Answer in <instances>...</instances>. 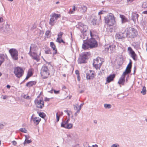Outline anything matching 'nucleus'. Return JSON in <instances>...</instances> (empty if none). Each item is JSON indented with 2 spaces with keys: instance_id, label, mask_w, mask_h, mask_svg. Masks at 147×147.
Instances as JSON below:
<instances>
[{
  "instance_id": "obj_34",
  "label": "nucleus",
  "mask_w": 147,
  "mask_h": 147,
  "mask_svg": "<svg viewBox=\"0 0 147 147\" xmlns=\"http://www.w3.org/2000/svg\"><path fill=\"white\" fill-rule=\"evenodd\" d=\"M39 116L42 118H44L46 116L45 114L43 112H40L38 113Z\"/></svg>"
},
{
  "instance_id": "obj_22",
  "label": "nucleus",
  "mask_w": 147,
  "mask_h": 147,
  "mask_svg": "<svg viewBox=\"0 0 147 147\" xmlns=\"http://www.w3.org/2000/svg\"><path fill=\"white\" fill-rule=\"evenodd\" d=\"M6 57V55L4 54H1L0 55V66L4 62L5 58Z\"/></svg>"
},
{
  "instance_id": "obj_1",
  "label": "nucleus",
  "mask_w": 147,
  "mask_h": 147,
  "mask_svg": "<svg viewBox=\"0 0 147 147\" xmlns=\"http://www.w3.org/2000/svg\"><path fill=\"white\" fill-rule=\"evenodd\" d=\"M83 39L85 40H83V43L82 46L83 49L86 50L89 48H95L97 46V42L94 38H92L88 40H86L88 39V37L86 35V38H83Z\"/></svg>"
},
{
  "instance_id": "obj_47",
  "label": "nucleus",
  "mask_w": 147,
  "mask_h": 147,
  "mask_svg": "<svg viewBox=\"0 0 147 147\" xmlns=\"http://www.w3.org/2000/svg\"><path fill=\"white\" fill-rule=\"evenodd\" d=\"M119 145L118 144L116 143L114 144H112L111 146V147H119Z\"/></svg>"
},
{
  "instance_id": "obj_17",
  "label": "nucleus",
  "mask_w": 147,
  "mask_h": 147,
  "mask_svg": "<svg viewBox=\"0 0 147 147\" xmlns=\"http://www.w3.org/2000/svg\"><path fill=\"white\" fill-rule=\"evenodd\" d=\"M32 117L33 116H32L31 117V119L33 121L34 123L36 125L38 124L41 120L40 118L38 117H35L33 118Z\"/></svg>"
},
{
  "instance_id": "obj_33",
  "label": "nucleus",
  "mask_w": 147,
  "mask_h": 147,
  "mask_svg": "<svg viewBox=\"0 0 147 147\" xmlns=\"http://www.w3.org/2000/svg\"><path fill=\"white\" fill-rule=\"evenodd\" d=\"M56 41L57 42H58L60 43H61V42L63 43H65V42L61 38H59L58 39H57Z\"/></svg>"
},
{
  "instance_id": "obj_60",
  "label": "nucleus",
  "mask_w": 147,
  "mask_h": 147,
  "mask_svg": "<svg viewBox=\"0 0 147 147\" xmlns=\"http://www.w3.org/2000/svg\"><path fill=\"white\" fill-rule=\"evenodd\" d=\"M2 98L3 99H5L6 98L7 96H2Z\"/></svg>"
},
{
  "instance_id": "obj_16",
  "label": "nucleus",
  "mask_w": 147,
  "mask_h": 147,
  "mask_svg": "<svg viewBox=\"0 0 147 147\" xmlns=\"http://www.w3.org/2000/svg\"><path fill=\"white\" fill-rule=\"evenodd\" d=\"M120 17L121 18V22L122 24H123L127 22V18L123 15H120Z\"/></svg>"
},
{
  "instance_id": "obj_30",
  "label": "nucleus",
  "mask_w": 147,
  "mask_h": 147,
  "mask_svg": "<svg viewBox=\"0 0 147 147\" xmlns=\"http://www.w3.org/2000/svg\"><path fill=\"white\" fill-rule=\"evenodd\" d=\"M146 87L145 86H143L142 90L141 92V93L143 95H144L146 94Z\"/></svg>"
},
{
  "instance_id": "obj_21",
  "label": "nucleus",
  "mask_w": 147,
  "mask_h": 147,
  "mask_svg": "<svg viewBox=\"0 0 147 147\" xmlns=\"http://www.w3.org/2000/svg\"><path fill=\"white\" fill-rule=\"evenodd\" d=\"M115 75L113 74L110 75L107 78V81L109 83L113 80V78L115 77Z\"/></svg>"
},
{
  "instance_id": "obj_25",
  "label": "nucleus",
  "mask_w": 147,
  "mask_h": 147,
  "mask_svg": "<svg viewBox=\"0 0 147 147\" xmlns=\"http://www.w3.org/2000/svg\"><path fill=\"white\" fill-rule=\"evenodd\" d=\"M36 82L34 81H32L28 82L26 85V86L28 87H30L36 84Z\"/></svg>"
},
{
  "instance_id": "obj_15",
  "label": "nucleus",
  "mask_w": 147,
  "mask_h": 147,
  "mask_svg": "<svg viewBox=\"0 0 147 147\" xmlns=\"http://www.w3.org/2000/svg\"><path fill=\"white\" fill-rule=\"evenodd\" d=\"M139 15L136 13H134L132 14V19L134 22L135 24L138 22Z\"/></svg>"
},
{
  "instance_id": "obj_56",
  "label": "nucleus",
  "mask_w": 147,
  "mask_h": 147,
  "mask_svg": "<svg viewBox=\"0 0 147 147\" xmlns=\"http://www.w3.org/2000/svg\"><path fill=\"white\" fill-rule=\"evenodd\" d=\"M109 47H108L107 48H105V51L107 52H108L109 51Z\"/></svg>"
},
{
  "instance_id": "obj_53",
  "label": "nucleus",
  "mask_w": 147,
  "mask_h": 147,
  "mask_svg": "<svg viewBox=\"0 0 147 147\" xmlns=\"http://www.w3.org/2000/svg\"><path fill=\"white\" fill-rule=\"evenodd\" d=\"M30 77L32 75V73L31 71H30L28 72L27 75Z\"/></svg>"
},
{
  "instance_id": "obj_24",
  "label": "nucleus",
  "mask_w": 147,
  "mask_h": 147,
  "mask_svg": "<svg viewBox=\"0 0 147 147\" xmlns=\"http://www.w3.org/2000/svg\"><path fill=\"white\" fill-rule=\"evenodd\" d=\"M86 59L82 56L79 58L78 60V62L79 63H82L85 62Z\"/></svg>"
},
{
  "instance_id": "obj_28",
  "label": "nucleus",
  "mask_w": 147,
  "mask_h": 147,
  "mask_svg": "<svg viewBox=\"0 0 147 147\" xmlns=\"http://www.w3.org/2000/svg\"><path fill=\"white\" fill-rule=\"evenodd\" d=\"M55 20L53 17H51L50 20L49 24L51 26H53L55 23Z\"/></svg>"
},
{
  "instance_id": "obj_38",
  "label": "nucleus",
  "mask_w": 147,
  "mask_h": 147,
  "mask_svg": "<svg viewBox=\"0 0 147 147\" xmlns=\"http://www.w3.org/2000/svg\"><path fill=\"white\" fill-rule=\"evenodd\" d=\"M20 131L22 132L26 133L27 132V130L24 128H21L20 129Z\"/></svg>"
},
{
  "instance_id": "obj_3",
  "label": "nucleus",
  "mask_w": 147,
  "mask_h": 147,
  "mask_svg": "<svg viewBox=\"0 0 147 147\" xmlns=\"http://www.w3.org/2000/svg\"><path fill=\"white\" fill-rule=\"evenodd\" d=\"M105 23L109 26L113 25L116 23L115 18L112 13H110L104 18Z\"/></svg>"
},
{
  "instance_id": "obj_5",
  "label": "nucleus",
  "mask_w": 147,
  "mask_h": 147,
  "mask_svg": "<svg viewBox=\"0 0 147 147\" xmlns=\"http://www.w3.org/2000/svg\"><path fill=\"white\" fill-rule=\"evenodd\" d=\"M126 36L128 37L134 38L138 34V32L136 29L131 27L127 28Z\"/></svg>"
},
{
  "instance_id": "obj_14",
  "label": "nucleus",
  "mask_w": 147,
  "mask_h": 147,
  "mask_svg": "<svg viewBox=\"0 0 147 147\" xmlns=\"http://www.w3.org/2000/svg\"><path fill=\"white\" fill-rule=\"evenodd\" d=\"M124 33L125 32H120L117 33L115 35L116 38L118 39H120L124 38L125 37V36L124 35Z\"/></svg>"
},
{
  "instance_id": "obj_52",
  "label": "nucleus",
  "mask_w": 147,
  "mask_h": 147,
  "mask_svg": "<svg viewBox=\"0 0 147 147\" xmlns=\"http://www.w3.org/2000/svg\"><path fill=\"white\" fill-rule=\"evenodd\" d=\"M50 33V31L47 30L45 34L48 37Z\"/></svg>"
},
{
  "instance_id": "obj_41",
  "label": "nucleus",
  "mask_w": 147,
  "mask_h": 147,
  "mask_svg": "<svg viewBox=\"0 0 147 147\" xmlns=\"http://www.w3.org/2000/svg\"><path fill=\"white\" fill-rule=\"evenodd\" d=\"M101 20V16L99 15L98 14V16L97 17V18L96 19L95 21H100V20Z\"/></svg>"
},
{
  "instance_id": "obj_12",
  "label": "nucleus",
  "mask_w": 147,
  "mask_h": 147,
  "mask_svg": "<svg viewBox=\"0 0 147 147\" xmlns=\"http://www.w3.org/2000/svg\"><path fill=\"white\" fill-rule=\"evenodd\" d=\"M127 50L129 54L131 55V57L133 59L136 61L137 60V56L134 51L132 50L131 47H129L127 48Z\"/></svg>"
},
{
  "instance_id": "obj_55",
  "label": "nucleus",
  "mask_w": 147,
  "mask_h": 147,
  "mask_svg": "<svg viewBox=\"0 0 147 147\" xmlns=\"http://www.w3.org/2000/svg\"><path fill=\"white\" fill-rule=\"evenodd\" d=\"M25 139H26V140H29V138H30V137L29 136H27V135H25Z\"/></svg>"
},
{
  "instance_id": "obj_50",
  "label": "nucleus",
  "mask_w": 147,
  "mask_h": 147,
  "mask_svg": "<svg viewBox=\"0 0 147 147\" xmlns=\"http://www.w3.org/2000/svg\"><path fill=\"white\" fill-rule=\"evenodd\" d=\"M64 112L67 113V115L69 117L70 116V114L69 113H71V111H69V112L67 110H65Z\"/></svg>"
},
{
  "instance_id": "obj_2",
  "label": "nucleus",
  "mask_w": 147,
  "mask_h": 147,
  "mask_svg": "<svg viewBox=\"0 0 147 147\" xmlns=\"http://www.w3.org/2000/svg\"><path fill=\"white\" fill-rule=\"evenodd\" d=\"M38 50V48L36 45L32 44L31 45L30 51L28 53V54L32 57V59L35 60L37 62L39 61V56L41 54L40 52L39 55H37L36 52Z\"/></svg>"
},
{
  "instance_id": "obj_42",
  "label": "nucleus",
  "mask_w": 147,
  "mask_h": 147,
  "mask_svg": "<svg viewBox=\"0 0 147 147\" xmlns=\"http://www.w3.org/2000/svg\"><path fill=\"white\" fill-rule=\"evenodd\" d=\"M23 97H24V98L26 99H30V97L28 95H27L24 94L23 95Z\"/></svg>"
},
{
  "instance_id": "obj_20",
  "label": "nucleus",
  "mask_w": 147,
  "mask_h": 147,
  "mask_svg": "<svg viewBox=\"0 0 147 147\" xmlns=\"http://www.w3.org/2000/svg\"><path fill=\"white\" fill-rule=\"evenodd\" d=\"M4 32H8L10 31V28L9 27V25L7 24L5 25L3 27Z\"/></svg>"
},
{
  "instance_id": "obj_46",
  "label": "nucleus",
  "mask_w": 147,
  "mask_h": 147,
  "mask_svg": "<svg viewBox=\"0 0 147 147\" xmlns=\"http://www.w3.org/2000/svg\"><path fill=\"white\" fill-rule=\"evenodd\" d=\"M105 12H106L105 11L102 10V11H99L98 12V14L99 15H100H100L101 14H104Z\"/></svg>"
},
{
  "instance_id": "obj_8",
  "label": "nucleus",
  "mask_w": 147,
  "mask_h": 147,
  "mask_svg": "<svg viewBox=\"0 0 147 147\" xmlns=\"http://www.w3.org/2000/svg\"><path fill=\"white\" fill-rule=\"evenodd\" d=\"M9 52L13 59L17 60L18 59V51L15 49H11Z\"/></svg>"
},
{
  "instance_id": "obj_10",
  "label": "nucleus",
  "mask_w": 147,
  "mask_h": 147,
  "mask_svg": "<svg viewBox=\"0 0 147 147\" xmlns=\"http://www.w3.org/2000/svg\"><path fill=\"white\" fill-rule=\"evenodd\" d=\"M102 63V62L101 58L98 57L94 60L93 64L96 69H97L100 67Z\"/></svg>"
},
{
  "instance_id": "obj_58",
  "label": "nucleus",
  "mask_w": 147,
  "mask_h": 147,
  "mask_svg": "<svg viewBox=\"0 0 147 147\" xmlns=\"http://www.w3.org/2000/svg\"><path fill=\"white\" fill-rule=\"evenodd\" d=\"M58 113L59 115L60 116H61L63 114V113L62 112H59V113Z\"/></svg>"
},
{
  "instance_id": "obj_40",
  "label": "nucleus",
  "mask_w": 147,
  "mask_h": 147,
  "mask_svg": "<svg viewBox=\"0 0 147 147\" xmlns=\"http://www.w3.org/2000/svg\"><path fill=\"white\" fill-rule=\"evenodd\" d=\"M83 29V30L84 32H86L87 30H88V28L87 26L85 25H83L82 26Z\"/></svg>"
},
{
  "instance_id": "obj_48",
  "label": "nucleus",
  "mask_w": 147,
  "mask_h": 147,
  "mask_svg": "<svg viewBox=\"0 0 147 147\" xmlns=\"http://www.w3.org/2000/svg\"><path fill=\"white\" fill-rule=\"evenodd\" d=\"M119 28L118 26H116L114 27V31L115 32H117L119 31Z\"/></svg>"
},
{
  "instance_id": "obj_11",
  "label": "nucleus",
  "mask_w": 147,
  "mask_h": 147,
  "mask_svg": "<svg viewBox=\"0 0 147 147\" xmlns=\"http://www.w3.org/2000/svg\"><path fill=\"white\" fill-rule=\"evenodd\" d=\"M127 50L129 54L131 55V57L133 59L136 61L137 60V56L134 51L132 50L131 47H129L127 48Z\"/></svg>"
},
{
  "instance_id": "obj_4",
  "label": "nucleus",
  "mask_w": 147,
  "mask_h": 147,
  "mask_svg": "<svg viewBox=\"0 0 147 147\" xmlns=\"http://www.w3.org/2000/svg\"><path fill=\"white\" fill-rule=\"evenodd\" d=\"M131 62H130L128 65L125 71L123 73L122 75L120 78L118 82V83L119 84L123 85L125 82V75L129 74L131 71Z\"/></svg>"
},
{
  "instance_id": "obj_39",
  "label": "nucleus",
  "mask_w": 147,
  "mask_h": 147,
  "mask_svg": "<svg viewBox=\"0 0 147 147\" xmlns=\"http://www.w3.org/2000/svg\"><path fill=\"white\" fill-rule=\"evenodd\" d=\"M32 142L31 140H26L25 139L24 142V144H29L30 143Z\"/></svg>"
},
{
  "instance_id": "obj_64",
  "label": "nucleus",
  "mask_w": 147,
  "mask_h": 147,
  "mask_svg": "<svg viewBox=\"0 0 147 147\" xmlns=\"http://www.w3.org/2000/svg\"><path fill=\"white\" fill-rule=\"evenodd\" d=\"M143 13L144 14H147V11H143Z\"/></svg>"
},
{
  "instance_id": "obj_6",
  "label": "nucleus",
  "mask_w": 147,
  "mask_h": 147,
  "mask_svg": "<svg viewBox=\"0 0 147 147\" xmlns=\"http://www.w3.org/2000/svg\"><path fill=\"white\" fill-rule=\"evenodd\" d=\"M40 74L42 76H44L45 78H47L49 75V70L47 66L44 65L42 67Z\"/></svg>"
},
{
  "instance_id": "obj_29",
  "label": "nucleus",
  "mask_w": 147,
  "mask_h": 147,
  "mask_svg": "<svg viewBox=\"0 0 147 147\" xmlns=\"http://www.w3.org/2000/svg\"><path fill=\"white\" fill-rule=\"evenodd\" d=\"M81 11L82 13L85 12L87 10V7L86 6L83 5L81 8Z\"/></svg>"
},
{
  "instance_id": "obj_19",
  "label": "nucleus",
  "mask_w": 147,
  "mask_h": 147,
  "mask_svg": "<svg viewBox=\"0 0 147 147\" xmlns=\"http://www.w3.org/2000/svg\"><path fill=\"white\" fill-rule=\"evenodd\" d=\"M51 47L53 49L54 52L53 53V54H56L57 53V50L56 49V47L54 43L53 42H51L50 43Z\"/></svg>"
},
{
  "instance_id": "obj_63",
  "label": "nucleus",
  "mask_w": 147,
  "mask_h": 147,
  "mask_svg": "<svg viewBox=\"0 0 147 147\" xmlns=\"http://www.w3.org/2000/svg\"><path fill=\"white\" fill-rule=\"evenodd\" d=\"M3 125L2 124L0 125V129H2L3 128Z\"/></svg>"
},
{
  "instance_id": "obj_35",
  "label": "nucleus",
  "mask_w": 147,
  "mask_h": 147,
  "mask_svg": "<svg viewBox=\"0 0 147 147\" xmlns=\"http://www.w3.org/2000/svg\"><path fill=\"white\" fill-rule=\"evenodd\" d=\"M76 10V8L75 7V6L74 5L73 6V9L72 10H70L69 11V14H72Z\"/></svg>"
},
{
  "instance_id": "obj_13",
  "label": "nucleus",
  "mask_w": 147,
  "mask_h": 147,
  "mask_svg": "<svg viewBox=\"0 0 147 147\" xmlns=\"http://www.w3.org/2000/svg\"><path fill=\"white\" fill-rule=\"evenodd\" d=\"M89 73H86V78L87 80H91L93 79L94 77V71H92L90 70Z\"/></svg>"
},
{
  "instance_id": "obj_18",
  "label": "nucleus",
  "mask_w": 147,
  "mask_h": 147,
  "mask_svg": "<svg viewBox=\"0 0 147 147\" xmlns=\"http://www.w3.org/2000/svg\"><path fill=\"white\" fill-rule=\"evenodd\" d=\"M73 124L71 123H67L66 124H65L63 125H62V124H61V126L62 127H63L65 128H67L68 129H71L73 127Z\"/></svg>"
},
{
  "instance_id": "obj_23",
  "label": "nucleus",
  "mask_w": 147,
  "mask_h": 147,
  "mask_svg": "<svg viewBox=\"0 0 147 147\" xmlns=\"http://www.w3.org/2000/svg\"><path fill=\"white\" fill-rule=\"evenodd\" d=\"M90 55V52H86L82 53V56L86 59L88 58Z\"/></svg>"
},
{
  "instance_id": "obj_9",
  "label": "nucleus",
  "mask_w": 147,
  "mask_h": 147,
  "mask_svg": "<svg viewBox=\"0 0 147 147\" xmlns=\"http://www.w3.org/2000/svg\"><path fill=\"white\" fill-rule=\"evenodd\" d=\"M36 107L38 108L42 109L44 107V102L42 99H36L34 101Z\"/></svg>"
},
{
  "instance_id": "obj_54",
  "label": "nucleus",
  "mask_w": 147,
  "mask_h": 147,
  "mask_svg": "<svg viewBox=\"0 0 147 147\" xmlns=\"http://www.w3.org/2000/svg\"><path fill=\"white\" fill-rule=\"evenodd\" d=\"M75 73L77 75V76H79V71L78 70H76L75 71Z\"/></svg>"
},
{
  "instance_id": "obj_44",
  "label": "nucleus",
  "mask_w": 147,
  "mask_h": 147,
  "mask_svg": "<svg viewBox=\"0 0 147 147\" xmlns=\"http://www.w3.org/2000/svg\"><path fill=\"white\" fill-rule=\"evenodd\" d=\"M79 106L78 105L76 104L74 105V109L75 110H76L77 111L79 109Z\"/></svg>"
},
{
  "instance_id": "obj_31",
  "label": "nucleus",
  "mask_w": 147,
  "mask_h": 147,
  "mask_svg": "<svg viewBox=\"0 0 147 147\" xmlns=\"http://www.w3.org/2000/svg\"><path fill=\"white\" fill-rule=\"evenodd\" d=\"M104 107L106 109H109L111 108V105L109 104H104Z\"/></svg>"
},
{
  "instance_id": "obj_32",
  "label": "nucleus",
  "mask_w": 147,
  "mask_h": 147,
  "mask_svg": "<svg viewBox=\"0 0 147 147\" xmlns=\"http://www.w3.org/2000/svg\"><path fill=\"white\" fill-rule=\"evenodd\" d=\"M90 34L91 37H93L95 36H96V33L94 31L90 30Z\"/></svg>"
},
{
  "instance_id": "obj_36",
  "label": "nucleus",
  "mask_w": 147,
  "mask_h": 147,
  "mask_svg": "<svg viewBox=\"0 0 147 147\" xmlns=\"http://www.w3.org/2000/svg\"><path fill=\"white\" fill-rule=\"evenodd\" d=\"M69 120H70V118H69V117L68 118L67 120H66V121H63L62 122V123H61V124H62V125H63L65 124H66V123H68Z\"/></svg>"
},
{
  "instance_id": "obj_61",
  "label": "nucleus",
  "mask_w": 147,
  "mask_h": 147,
  "mask_svg": "<svg viewBox=\"0 0 147 147\" xmlns=\"http://www.w3.org/2000/svg\"><path fill=\"white\" fill-rule=\"evenodd\" d=\"M50 100V98H45V100L46 101H48L49 100Z\"/></svg>"
},
{
  "instance_id": "obj_59",
  "label": "nucleus",
  "mask_w": 147,
  "mask_h": 147,
  "mask_svg": "<svg viewBox=\"0 0 147 147\" xmlns=\"http://www.w3.org/2000/svg\"><path fill=\"white\" fill-rule=\"evenodd\" d=\"M12 144L13 145H15L17 144V142L15 141H13L12 142Z\"/></svg>"
},
{
  "instance_id": "obj_45",
  "label": "nucleus",
  "mask_w": 147,
  "mask_h": 147,
  "mask_svg": "<svg viewBox=\"0 0 147 147\" xmlns=\"http://www.w3.org/2000/svg\"><path fill=\"white\" fill-rule=\"evenodd\" d=\"M142 7L143 8L147 7V2H144L142 4Z\"/></svg>"
},
{
  "instance_id": "obj_37",
  "label": "nucleus",
  "mask_w": 147,
  "mask_h": 147,
  "mask_svg": "<svg viewBox=\"0 0 147 147\" xmlns=\"http://www.w3.org/2000/svg\"><path fill=\"white\" fill-rule=\"evenodd\" d=\"M63 33L62 32H60L58 34V37L57 39H58L59 38H61Z\"/></svg>"
},
{
  "instance_id": "obj_51",
  "label": "nucleus",
  "mask_w": 147,
  "mask_h": 147,
  "mask_svg": "<svg viewBox=\"0 0 147 147\" xmlns=\"http://www.w3.org/2000/svg\"><path fill=\"white\" fill-rule=\"evenodd\" d=\"M45 53L47 54L51 53V51L50 49H48L45 51Z\"/></svg>"
},
{
  "instance_id": "obj_49",
  "label": "nucleus",
  "mask_w": 147,
  "mask_h": 147,
  "mask_svg": "<svg viewBox=\"0 0 147 147\" xmlns=\"http://www.w3.org/2000/svg\"><path fill=\"white\" fill-rule=\"evenodd\" d=\"M80 110H81V108H79L78 109V110H77V111L74 114V115L75 116H76L77 115V113H78L79 112H80Z\"/></svg>"
},
{
  "instance_id": "obj_43",
  "label": "nucleus",
  "mask_w": 147,
  "mask_h": 147,
  "mask_svg": "<svg viewBox=\"0 0 147 147\" xmlns=\"http://www.w3.org/2000/svg\"><path fill=\"white\" fill-rule=\"evenodd\" d=\"M56 119H57V121L58 122L59 121V117L60 116L58 114V113H57L56 114Z\"/></svg>"
},
{
  "instance_id": "obj_26",
  "label": "nucleus",
  "mask_w": 147,
  "mask_h": 147,
  "mask_svg": "<svg viewBox=\"0 0 147 147\" xmlns=\"http://www.w3.org/2000/svg\"><path fill=\"white\" fill-rule=\"evenodd\" d=\"M52 17L54 18L55 20H57L58 18L61 17V15L60 14L54 13L53 14Z\"/></svg>"
},
{
  "instance_id": "obj_62",
  "label": "nucleus",
  "mask_w": 147,
  "mask_h": 147,
  "mask_svg": "<svg viewBox=\"0 0 147 147\" xmlns=\"http://www.w3.org/2000/svg\"><path fill=\"white\" fill-rule=\"evenodd\" d=\"M3 21V18L1 17L0 18V23L2 22Z\"/></svg>"
},
{
  "instance_id": "obj_7",
  "label": "nucleus",
  "mask_w": 147,
  "mask_h": 147,
  "mask_svg": "<svg viewBox=\"0 0 147 147\" xmlns=\"http://www.w3.org/2000/svg\"><path fill=\"white\" fill-rule=\"evenodd\" d=\"M14 73L16 77L20 78L23 75L24 71L22 68L20 67H17L14 69Z\"/></svg>"
},
{
  "instance_id": "obj_27",
  "label": "nucleus",
  "mask_w": 147,
  "mask_h": 147,
  "mask_svg": "<svg viewBox=\"0 0 147 147\" xmlns=\"http://www.w3.org/2000/svg\"><path fill=\"white\" fill-rule=\"evenodd\" d=\"M111 53L114 52L115 50V46L114 45H109V46Z\"/></svg>"
},
{
  "instance_id": "obj_57",
  "label": "nucleus",
  "mask_w": 147,
  "mask_h": 147,
  "mask_svg": "<svg viewBox=\"0 0 147 147\" xmlns=\"http://www.w3.org/2000/svg\"><path fill=\"white\" fill-rule=\"evenodd\" d=\"M54 93L55 94H58L59 93V90L56 91L55 90H54Z\"/></svg>"
}]
</instances>
